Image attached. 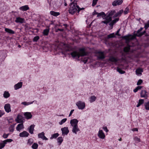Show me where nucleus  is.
Masks as SVG:
<instances>
[{
    "label": "nucleus",
    "mask_w": 149,
    "mask_h": 149,
    "mask_svg": "<svg viewBox=\"0 0 149 149\" xmlns=\"http://www.w3.org/2000/svg\"><path fill=\"white\" fill-rule=\"evenodd\" d=\"M138 91V90H137V88H135V89H134V92L135 93H136V92H137Z\"/></svg>",
    "instance_id": "nucleus-63"
},
{
    "label": "nucleus",
    "mask_w": 149,
    "mask_h": 149,
    "mask_svg": "<svg viewBox=\"0 0 149 149\" xmlns=\"http://www.w3.org/2000/svg\"><path fill=\"white\" fill-rule=\"evenodd\" d=\"M87 61H88L87 58H85V59L83 61L84 63H86Z\"/></svg>",
    "instance_id": "nucleus-59"
},
{
    "label": "nucleus",
    "mask_w": 149,
    "mask_h": 149,
    "mask_svg": "<svg viewBox=\"0 0 149 149\" xmlns=\"http://www.w3.org/2000/svg\"><path fill=\"white\" fill-rule=\"evenodd\" d=\"M35 127V125H31L29 128V130L30 133L31 134L33 133V131L34 130V128Z\"/></svg>",
    "instance_id": "nucleus-23"
},
{
    "label": "nucleus",
    "mask_w": 149,
    "mask_h": 149,
    "mask_svg": "<svg viewBox=\"0 0 149 149\" xmlns=\"http://www.w3.org/2000/svg\"><path fill=\"white\" fill-rule=\"evenodd\" d=\"M143 82V81L141 79H139L138 80V81L137 82V85H139L141 84Z\"/></svg>",
    "instance_id": "nucleus-53"
},
{
    "label": "nucleus",
    "mask_w": 149,
    "mask_h": 149,
    "mask_svg": "<svg viewBox=\"0 0 149 149\" xmlns=\"http://www.w3.org/2000/svg\"><path fill=\"white\" fill-rule=\"evenodd\" d=\"M105 19V21H103L102 23H104L106 24H107L108 23L110 22L112 20V18L109 16H107L104 18Z\"/></svg>",
    "instance_id": "nucleus-7"
},
{
    "label": "nucleus",
    "mask_w": 149,
    "mask_h": 149,
    "mask_svg": "<svg viewBox=\"0 0 149 149\" xmlns=\"http://www.w3.org/2000/svg\"><path fill=\"white\" fill-rule=\"evenodd\" d=\"M123 1V0H115L112 3L113 6L120 5Z\"/></svg>",
    "instance_id": "nucleus-6"
},
{
    "label": "nucleus",
    "mask_w": 149,
    "mask_h": 149,
    "mask_svg": "<svg viewBox=\"0 0 149 149\" xmlns=\"http://www.w3.org/2000/svg\"><path fill=\"white\" fill-rule=\"evenodd\" d=\"M144 106L146 109L149 110V102L146 103Z\"/></svg>",
    "instance_id": "nucleus-39"
},
{
    "label": "nucleus",
    "mask_w": 149,
    "mask_h": 149,
    "mask_svg": "<svg viewBox=\"0 0 149 149\" xmlns=\"http://www.w3.org/2000/svg\"><path fill=\"white\" fill-rule=\"evenodd\" d=\"M144 102V100L143 99H140L139 100V103L137 105L136 107H138L140 106Z\"/></svg>",
    "instance_id": "nucleus-32"
},
{
    "label": "nucleus",
    "mask_w": 149,
    "mask_h": 149,
    "mask_svg": "<svg viewBox=\"0 0 149 149\" xmlns=\"http://www.w3.org/2000/svg\"><path fill=\"white\" fill-rule=\"evenodd\" d=\"M132 130L133 131H138V129L137 128H134L132 129Z\"/></svg>",
    "instance_id": "nucleus-62"
},
{
    "label": "nucleus",
    "mask_w": 149,
    "mask_h": 149,
    "mask_svg": "<svg viewBox=\"0 0 149 149\" xmlns=\"http://www.w3.org/2000/svg\"><path fill=\"white\" fill-rule=\"evenodd\" d=\"M98 0H93L92 3V6H95L96 5L97 2Z\"/></svg>",
    "instance_id": "nucleus-48"
},
{
    "label": "nucleus",
    "mask_w": 149,
    "mask_h": 149,
    "mask_svg": "<svg viewBox=\"0 0 149 149\" xmlns=\"http://www.w3.org/2000/svg\"><path fill=\"white\" fill-rule=\"evenodd\" d=\"M24 115L25 118L27 119H30L32 117L31 114L29 112L25 113Z\"/></svg>",
    "instance_id": "nucleus-20"
},
{
    "label": "nucleus",
    "mask_w": 149,
    "mask_h": 149,
    "mask_svg": "<svg viewBox=\"0 0 149 149\" xmlns=\"http://www.w3.org/2000/svg\"><path fill=\"white\" fill-rule=\"evenodd\" d=\"M24 118L22 116L21 114H18L15 119V121L17 123H22L23 121Z\"/></svg>",
    "instance_id": "nucleus-5"
},
{
    "label": "nucleus",
    "mask_w": 149,
    "mask_h": 149,
    "mask_svg": "<svg viewBox=\"0 0 149 149\" xmlns=\"http://www.w3.org/2000/svg\"><path fill=\"white\" fill-rule=\"evenodd\" d=\"M143 28L142 27H141L140 29H139L136 32V33L135 34H134V36H133V38H134L136 36H137L138 34H140L141 33L140 32L143 30Z\"/></svg>",
    "instance_id": "nucleus-24"
},
{
    "label": "nucleus",
    "mask_w": 149,
    "mask_h": 149,
    "mask_svg": "<svg viewBox=\"0 0 149 149\" xmlns=\"http://www.w3.org/2000/svg\"><path fill=\"white\" fill-rule=\"evenodd\" d=\"M123 12V10H121L119 11L118 13L116 14L115 17H117L118 16H120L121 14Z\"/></svg>",
    "instance_id": "nucleus-28"
},
{
    "label": "nucleus",
    "mask_w": 149,
    "mask_h": 149,
    "mask_svg": "<svg viewBox=\"0 0 149 149\" xmlns=\"http://www.w3.org/2000/svg\"><path fill=\"white\" fill-rule=\"evenodd\" d=\"M59 135V134L58 133H56L53 134L51 137V139H52L53 138H56Z\"/></svg>",
    "instance_id": "nucleus-34"
},
{
    "label": "nucleus",
    "mask_w": 149,
    "mask_h": 149,
    "mask_svg": "<svg viewBox=\"0 0 149 149\" xmlns=\"http://www.w3.org/2000/svg\"><path fill=\"white\" fill-rule=\"evenodd\" d=\"M22 82H20L15 84L14 86V88L15 90H17L21 88L22 86Z\"/></svg>",
    "instance_id": "nucleus-18"
},
{
    "label": "nucleus",
    "mask_w": 149,
    "mask_h": 149,
    "mask_svg": "<svg viewBox=\"0 0 149 149\" xmlns=\"http://www.w3.org/2000/svg\"><path fill=\"white\" fill-rule=\"evenodd\" d=\"M149 27V21L147 23L145 24V28L146 29Z\"/></svg>",
    "instance_id": "nucleus-52"
},
{
    "label": "nucleus",
    "mask_w": 149,
    "mask_h": 149,
    "mask_svg": "<svg viewBox=\"0 0 149 149\" xmlns=\"http://www.w3.org/2000/svg\"><path fill=\"white\" fill-rule=\"evenodd\" d=\"M29 8L28 5H25L24 6H22L19 8V9L23 11H25L29 10Z\"/></svg>",
    "instance_id": "nucleus-21"
},
{
    "label": "nucleus",
    "mask_w": 149,
    "mask_h": 149,
    "mask_svg": "<svg viewBox=\"0 0 149 149\" xmlns=\"http://www.w3.org/2000/svg\"><path fill=\"white\" fill-rule=\"evenodd\" d=\"M130 46L129 45L125 47L123 49L124 51L125 52H128L130 50Z\"/></svg>",
    "instance_id": "nucleus-26"
},
{
    "label": "nucleus",
    "mask_w": 149,
    "mask_h": 149,
    "mask_svg": "<svg viewBox=\"0 0 149 149\" xmlns=\"http://www.w3.org/2000/svg\"><path fill=\"white\" fill-rule=\"evenodd\" d=\"M134 140L136 143H137L140 141V139L137 137H136L134 138Z\"/></svg>",
    "instance_id": "nucleus-43"
},
{
    "label": "nucleus",
    "mask_w": 149,
    "mask_h": 149,
    "mask_svg": "<svg viewBox=\"0 0 149 149\" xmlns=\"http://www.w3.org/2000/svg\"><path fill=\"white\" fill-rule=\"evenodd\" d=\"M15 124L11 125L9 128V131L10 132H13L14 130Z\"/></svg>",
    "instance_id": "nucleus-29"
},
{
    "label": "nucleus",
    "mask_w": 149,
    "mask_h": 149,
    "mask_svg": "<svg viewBox=\"0 0 149 149\" xmlns=\"http://www.w3.org/2000/svg\"><path fill=\"white\" fill-rule=\"evenodd\" d=\"M50 14L51 15L55 17H57L60 14L59 12H56L54 11H50Z\"/></svg>",
    "instance_id": "nucleus-16"
},
{
    "label": "nucleus",
    "mask_w": 149,
    "mask_h": 149,
    "mask_svg": "<svg viewBox=\"0 0 149 149\" xmlns=\"http://www.w3.org/2000/svg\"><path fill=\"white\" fill-rule=\"evenodd\" d=\"M33 142V140L32 139H29L27 144L29 145H31V144H32Z\"/></svg>",
    "instance_id": "nucleus-35"
},
{
    "label": "nucleus",
    "mask_w": 149,
    "mask_h": 149,
    "mask_svg": "<svg viewBox=\"0 0 149 149\" xmlns=\"http://www.w3.org/2000/svg\"><path fill=\"white\" fill-rule=\"evenodd\" d=\"M103 128L104 130L107 132L108 131L107 127H104Z\"/></svg>",
    "instance_id": "nucleus-58"
},
{
    "label": "nucleus",
    "mask_w": 149,
    "mask_h": 149,
    "mask_svg": "<svg viewBox=\"0 0 149 149\" xmlns=\"http://www.w3.org/2000/svg\"><path fill=\"white\" fill-rule=\"evenodd\" d=\"M57 141L58 143L61 144L63 141V139L62 137H59L57 139Z\"/></svg>",
    "instance_id": "nucleus-41"
},
{
    "label": "nucleus",
    "mask_w": 149,
    "mask_h": 149,
    "mask_svg": "<svg viewBox=\"0 0 149 149\" xmlns=\"http://www.w3.org/2000/svg\"><path fill=\"white\" fill-rule=\"evenodd\" d=\"M10 96V94L8 91H5L3 94V96L5 98H7Z\"/></svg>",
    "instance_id": "nucleus-30"
},
{
    "label": "nucleus",
    "mask_w": 149,
    "mask_h": 149,
    "mask_svg": "<svg viewBox=\"0 0 149 149\" xmlns=\"http://www.w3.org/2000/svg\"><path fill=\"white\" fill-rule=\"evenodd\" d=\"M71 55L73 58L75 57L79 58L80 56H83L87 55V53L85 52V49L81 48L78 51H75L71 53Z\"/></svg>",
    "instance_id": "nucleus-1"
},
{
    "label": "nucleus",
    "mask_w": 149,
    "mask_h": 149,
    "mask_svg": "<svg viewBox=\"0 0 149 149\" xmlns=\"http://www.w3.org/2000/svg\"><path fill=\"white\" fill-rule=\"evenodd\" d=\"M15 21L16 23H22L24 22L25 19L24 18H22L20 17H18L16 18Z\"/></svg>",
    "instance_id": "nucleus-12"
},
{
    "label": "nucleus",
    "mask_w": 149,
    "mask_h": 149,
    "mask_svg": "<svg viewBox=\"0 0 149 149\" xmlns=\"http://www.w3.org/2000/svg\"><path fill=\"white\" fill-rule=\"evenodd\" d=\"M84 9V8H80L76 3H72L69 10V13L71 14H73L77 11L79 13L81 10Z\"/></svg>",
    "instance_id": "nucleus-2"
},
{
    "label": "nucleus",
    "mask_w": 149,
    "mask_h": 149,
    "mask_svg": "<svg viewBox=\"0 0 149 149\" xmlns=\"http://www.w3.org/2000/svg\"><path fill=\"white\" fill-rule=\"evenodd\" d=\"M74 111V109H73V110H71V111H70V113L69 114V116H70L72 114V113H73V112Z\"/></svg>",
    "instance_id": "nucleus-60"
},
{
    "label": "nucleus",
    "mask_w": 149,
    "mask_h": 149,
    "mask_svg": "<svg viewBox=\"0 0 149 149\" xmlns=\"http://www.w3.org/2000/svg\"><path fill=\"white\" fill-rule=\"evenodd\" d=\"M24 127L23 123L19 124L16 128V130L18 131H19L23 129Z\"/></svg>",
    "instance_id": "nucleus-17"
},
{
    "label": "nucleus",
    "mask_w": 149,
    "mask_h": 149,
    "mask_svg": "<svg viewBox=\"0 0 149 149\" xmlns=\"http://www.w3.org/2000/svg\"><path fill=\"white\" fill-rule=\"evenodd\" d=\"M38 137L40 138H41L43 140H48V139L45 136V133L43 132L38 134Z\"/></svg>",
    "instance_id": "nucleus-10"
},
{
    "label": "nucleus",
    "mask_w": 149,
    "mask_h": 149,
    "mask_svg": "<svg viewBox=\"0 0 149 149\" xmlns=\"http://www.w3.org/2000/svg\"><path fill=\"white\" fill-rule=\"evenodd\" d=\"M5 112L3 111L0 110V117H1L2 116L4 115Z\"/></svg>",
    "instance_id": "nucleus-54"
},
{
    "label": "nucleus",
    "mask_w": 149,
    "mask_h": 149,
    "mask_svg": "<svg viewBox=\"0 0 149 149\" xmlns=\"http://www.w3.org/2000/svg\"><path fill=\"white\" fill-rule=\"evenodd\" d=\"M123 38L127 40H129L130 39L129 37L127 36L123 37Z\"/></svg>",
    "instance_id": "nucleus-51"
},
{
    "label": "nucleus",
    "mask_w": 149,
    "mask_h": 149,
    "mask_svg": "<svg viewBox=\"0 0 149 149\" xmlns=\"http://www.w3.org/2000/svg\"><path fill=\"white\" fill-rule=\"evenodd\" d=\"M120 30V29H119L116 32V33L115 34V35L117 36H120V35L119 34V33Z\"/></svg>",
    "instance_id": "nucleus-56"
},
{
    "label": "nucleus",
    "mask_w": 149,
    "mask_h": 149,
    "mask_svg": "<svg viewBox=\"0 0 149 149\" xmlns=\"http://www.w3.org/2000/svg\"><path fill=\"white\" fill-rule=\"evenodd\" d=\"M109 60L111 62H116L118 61V60L116 58L113 57H110Z\"/></svg>",
    "instance_id": "nucleus-31"
},
{
    "label": "nucleus",
    "mask_w": 149,
    "mask_h": 149,
    "mask_svg": "<svg viewBox=\"0 0 149 149\" xmlns=\"http://www.w3.org/2000/svg\"><path fill=\"white\" fill-rule=\"evenodd\" d=\"M96 14L97 15V17L101 16L103 15H104V16H106L105 14L103 12H102L100 13H96Z\"/></svg>",
    "instance_id": "nucleus-36"
},
{
    "label": "nucleus",
    "mask_w": 149,
    "mask_h": 149,
    "mask_svg": "<svg viewBox=\"0 0 149 149\" xmlns=\"http://www.w3.org/2000/svg\"><path fill=\"white\" fill-rule=\"evenodd\" d=\"M141 97H142L147 98L148 97L147 92L145 90H142L141 93Z\"/></svg>",
    "instance_id": "nucleus-14"
},
{
    "label": "nucleus",
    "mask_w": 149,
    "mask_h": 149,
    "mask_svg": "<svg viewBox=\"0 0 149 149\" xmlns=\"http://www.w3.org/2000/svg\"><path fill=\"white\" fill-rule=\"evenodd\" d=\"M143 72V70L141 68L137 69L136 70V74L137 75L141 74V73Z\"/></svg>",
    "instance_id": "nucleus-25"
},
{
    "label": "nucleus",
    "mask_w": 149,
    "mask_h": 149,
    "mask_svg": "<svg viewBox=\"0 0 149 149\" xmlns=\"http://www.w3.org/2000/svg\"><path fill=\"white\" fill-rule=\"evenodd\" d=\"M5 144L3 141L1 143H0V149L3 148L5 146Z\"/></svg>",
    "instance_id": "nucleus-46"
},
{
    "label": "nucleus",
    "mask_w": 149,
    "mask_h": 149,
    "mask_svg": "<svg viewBox=\"0 0 149 149\" xmlns=\"http://www.w3.org/2000/svg\"><path fill=\"white\" fill-rule=\"evenodd\" d=\"M76 105L78 107L79 109H82L84 108L85 105L84 102H82L80 101H79L77 102Z\"/></svg>",
    "instance_id": "nucleus-4"
},
{
    "label": "nucleus",
    "mask_w": 149,
    "mask_h": 149,
    "mask_svg": "<svg viewBox=\"0 0 149 149\" xmlns=\"http://www.w3.org/2000/svg\"><path fill=\"white\" fill-rule=\"evenodd\" d=\"M138 91V90H137V88H135V89H134V92L135 93H136V92H137Z\"/></svg>",
    "instance_id": "nucleus-64"
},
{
    "label": "nucleus",
    "mask_w": 149,
    "mask_h": 149,
    "mask_svg": "<svg viewBox=\"0 0 149 149\" xmlns=\"http://www.w3.org/2000/svg\"><path fill=\"white\" fill-rule=\"evenodd\" d=\"M115 34L114 33H112L111 34L108 36V38H114L115 37Z\"/></svg>",
    "instance_id": "nucleus-44"
},
{
    "label": "nucleus",
    "mask_w": 149,
    "mask_h": 149,
    "mask_svg": "<svg viewBox=\"0 0 149 149\" xmlns=\"http://www.w3.org/2000/svg\"><path fill=\"white\" fill-rule=\"evenodd\" d=\"M115 13V10L111 11L107 15L111 17V16L114 14Z\"/></svg>",
    "instance_id": "nucleus-40"
},
{
    "label": "nucleus",
    "mask_w": 149,
    "mask_h": 149,
    "mask_svg": "<svg viewBox=\"0 0 149 149\" xmlns=\"http://www.w3.org/2000/svg\"><path fill=\"white\" fill-rule=\"evenodd\" d=\"M11 106L9 104H6L4 107V108L5 110V111L7 113H9L11 111Z\"/></svg>",
    "instance_id": "nucleus-8"
},
{
    "label": "nucleus",
    "mask_w": 149,
    "mask_h": 149,
    "mask_svg": "<svg viewBox=\"0 0 149 149\" xmlns=\"http://www.w3.org/2000/svg\"><path fill=\"white\" fill-rule=\"evenodd\" d=\"M129 11V8L127 7L126 8L124 11V13L125 15L127 14L128 13Z\"/></svg>",
    "instance_id": "nucleus-45"
},
{
    "label": "nucleus",
    "mask_w": 149,
    "mask_h": 149,
    "mask_svg": "<svg viewBox=\"0 0 149 149\" xmlns=\"http://www.w3.org/2000/svg\"><path fill=\"white\" fill-rule=\"evenodd\" d=\"M5 31L10 34H14L15 33V32L12 30L6 28L5 29Z\"/></svg>",
    "instance_id": "nucleus-22"
},
{
    "label": "nucleus",
    "mask_w": 149,
    "mask_h": 149,
    "mask_svg": "<svg viewBox=\"0 0 149 149\" xmlns=\"http://www.w3.org/2000/svg\"><path fill=\"white\" fill-rule=\"evenodd\" d=\"M13 141V140L11 139H8L3 141V142L6 144L7 143L10 142L12 141Z\"/></svg>",
    "instance_id": "nucleus-38"
},
{
    "label": "nucleus",
    "mask_w": 149,
    "mask_h": 149,
    "mask_svg": "<svg viewBox=\"0 0 149 149\" xmlns=\"http://www.w3.org/2000/svg\"><path fill=\"white\" fill-rule=\"evenodd\" d=\"M96 97L94 95L91 96L90 97V102H94L96 99Z\"/></svg>",
    "instance_id": "nucleus-33"
},
{
    "label": "nucleus",
    "mask_w": 149,
    "mask_h": 149,
    "mask_svg": "<svg viewBox=\"0 0 149 149\" xmlns=\"http://www.w3.org/2000/svg\"><path fill=\"white\" fill-rule=\"evenodd\" d=\"M62 134L63 135H67L69 132L68 127H64L61 129Z\"/></svg>",
    "instance_id": "nucleus-9"
},
{
    "label": "nucleus",
    "mask_w": 149,
    "mask_h": 149,
    "mask_svg": "<svg viewBox=\"0 0 149 149\" xmlns=\"http://www.w3.org/2000/svg\"><path fill=\"white\" fill-rule=\"evenodd\" d=\"M38 147V144L36 143H34L32 146V148L33 149H36Z\"/></svg>",
    "instance_id": "nucleus-37"
},
{
    "label": "nucleus",
    "mask_w": 149,
    "mask_h": 149,
    "mask_svg": "<svg viewBox=\"0 0 149 149\" xmlns=\"http://www.w3.org/2000/svg\"><path fill=\"white\" fill-rule=\"evenodd\" d=\"M146 31H144L143 32L141 33L140 34H138L137 36V37H141L143 35H144L146 33Z\"/></svg>",
    "instance_id": "nucleus-50"
},
{
    "label": "nucleus",
    "mask_w": 149,
    "mask_h": 149,
    "mask_svg": "<svg viewBox=\"0 0 149 149\" xmlns=\"http://www.w3.org/2000/svg\"><path fill=\"white\" fill-rule=\"evenodd\" d=\"M29 134L27 132L24 131L19 134V136L21 137H27L28 136Z\"/></svg>",
    "instance_id": "nucleus-15"
},
{
    "label": "nucleus",
    "mask_w": 149,
    "mask_h": 149,
    "mask_svg": "<svg viewBox=\"0 0 149 149\" xmlns=\"http://www.w3.org/2000/svg\"><path fill=\"white\" fill-rule=\"evenodd\" d=\"M117 71L121 74H124L125 72V71L122 70L120 68H117Z\"/></svg>",
    "instance_id": "nucleus-42"
},
{
    "label": "nucleus",
    "mask_w": 149,
    "mask_h": 149,
    "mask_svg": "<svg viewBox=\"0 0 149 149\" xmlns=\"http://www.w3.org/2000/svg\"><path fill=\"white\" fill-rule=\"evenodd\" d=\"M98 58L99 59H103L105 58L104 53L102 52H97Z\"/></svg>",
    "instance_id": "nucleus-13"
},
{
    "label": "nucleus",
    "mask_w": 149,
    "mask_h": 149,
    "mask_svg": "<svg viewBox=\"0 0 149 149\" xmlns=\"http://www.w3.org/2000/svg\"><path fill=\"white\" fill-rule=\"evenodd\" d=\"M22 104L25 105H26L29 104L28 103H27L26 102H22Z\"/></svg>",
    "instance_id": "nucleus-57"
},
{
    "label": "nucleus",
    "mask_w": 149,
    "mask_h": 149,
    "mask_svg": "<svg viewBox=\"0 0 149 149\" xmlns=\"http://www.w3.org/2000/svg\"><path fill=\"white\" fill-rule=\"evenodd\" d=\"M67 120L66 118H64L63 119H62L61 121L59 122V124L61 125H62L63 123H64Z\"/></svg>",
    "instance_id": "nucleus-47"
},
{
    "label": "nucleus",
    "mask_w": 149,
    "mask_h": 149,
    "mask_svg": "<svg viewBox=\"0 0 149 149\" xmlns=\"http://www.w3.org/2000/svg\"><path fill=\"white\" fill-rule=\"evenodd\" d=\"M78 121L76 119H72L70 121V123L73 127L72 132L75 134H76L77 132L80 130L78 126Z\"/></svg>",
    "instance_id": "nucleus-3"
},
{
    "label": "nucleus",
    "mask_w": 149,
    "mask_h": 149,
    "mask_svg": "<svg viewBox=\"0 0 149 149\" xmlns=\"http://www.w3.org/2000/svg\"><path fill=\"white\" fill-rule=\"evenodd\" d=\"M142 88V86H137L136 87V88H137V90H140V89H141Z\"/></svg>",
    "instance_id": "nucleus-61"
},
{
    "label": "nucleus",
    "mask_w": 149,
    "mask_h": 149,
    "mask_svg": "<svg viewBox=\"0 0 149 149\" xmlns=\"http://www.w3.org/2000/svg\"><path fill=\"white\" fill-rule=\"evenodd\" d=\"M40 38L39 36H36L34 37L33 39V41L35 42L37 41Z\"/></svg>",
    "instance_id": "nucleus-49"
},
{
    "label": "nucleus",
    "mask_w": 149,
    "mask_h": 149,
    "mask_svg": "<svg viewBox=\"0 0 149 149\" xmlns=\"http://www.w3.org/2000/svg\"><path fill=\"white\" fill-rule=\"evenodd\" d=\"M49 29H46L44 30L43 33L44 35L47 36L49 32Z\"/></svg>",
    "instance_id": "nucleus-27"
},
{
    "label": "nucleus",
    "mask_w": 149,
    "mask_h": 149,
    "mask_svg": "<svg viewBox=\"0 0 149 149\" xmlns=\"http://www.w3.org/2000/svg\"><path fill=\"white\" fill-rule=\"evenodd\" d=\"M119 19L118 18H116L112 21H111L109 23V25L111 26L112 27H113V25L116 23V22H118L119 20Z\"/></svg>",
    "instance_id": "nucleus-19"
},
{
    "label": "nucleus",
    "mask_w": 149,
    "mask_h": 149,
    "mask_svg": "<svg viewBox=\"0 0 149 149\" xmlns=\"http://www.w3.org/2000/svg\"><path fill=\"white\" fill-rule=\"evenodd\" d=\"M9 135V134H4L3 136V137L5 139L7 138L8 137Z\"/></svg>",
    "instance_id": "nucleus-55"
},
{
    "label": "nucleus",
    "mask_w": 149,
    "mask_h": 149,
    "mask_svg": "<svg viewBox=\"0 0 149 149\" xmlns=\"http://www.w3.org/2000/svg\"><path fill=\"white\" fill-rule=\"evenodd\" d=\"M98 136L100 138L102 139H104L105 137V135L102 130L99 131Z\"/></svg>",
    "instance_id": "nucleus-11"
}]
</instances>
